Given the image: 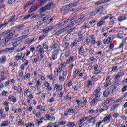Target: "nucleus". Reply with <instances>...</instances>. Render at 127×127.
Returning <instances> with one entry per match:
<instances>
[{
    "instance_id": "obj_60",
    "label": "nucleus",
    "mask_w": 127,
    "mask_h": 127,
    "mask_svg": "<svg viewBox=\"0 0 127 127\" xmlns=\"http://www.w3.org/2000/svg\"><path fill=\"white\" fill-rule=\"evenodd\" d=\"M114 44L111 43L109 46V49L111 50H112V49H114Z\"/></svg>"
},
{
    "instance_id": "obj_14",
    "label": "nucleus",
    "mask_w": 127,
    "mask_h": 127,
    "mask_svg": "<svg viewBox=\"0 0 127 127\" xmlns=\"http://www.w3.org/2000/svg\"><path fill=\"white\" fill-rule=\"evenodd\" d=\"M83 47L81 46L79 49H78V53L80 55H83L85 54V49H83Z\"/></svg>"
},
{
    "instance_id": "obj_28",
    "label": "nucleus",
    "mask_w": 127,
    "mask_h": 127,
    "mask_svg": "<svg viewBox=\"0 0 127 127\" xmlns=\"http://www.w3.org/2000/svg\"><path fill=\"white\" fill-rule=\"evenodd\" d=\"M8 125V121H3L2 124L0 125V127H6Z\"/></svg>"
},
{
    "instance_id": "obj_9",
    "label": "nucleus",
    "mask_w": 127,
    "mask_h": 127,
    "mask_svg": "<svg viewBox=\"0 0 127 127\" xmlns=\"http://www.w3.org/2000/svg\"><path fill=\"white\" fill-rule=\"evenodd\" d=\"M36 51L43 54V53H44V49L42 48V46L41 45H39L37 47Z\"/></svg>"
},
{
    "instance_id": "obj_8",
    "label": "nucleus",
    "mask_w": 127,
    "mask_h": 127,
    "mask_svg": "<svg viewBox=\"0 0 127 127\" xmlns=\"http://www.w3.org/2000/svg\"><path fill=\"white\" fill-rule=\"evenodd\" d=\"M53 29V26H50L45 28V29L43 30V32L44 34H46V33H48V32L51 31Z\"/></svg>"
},
{
    "instance_id": "obj_36",
    "label": "nucleus",
    "mask_w": 127,
    "mask_h": 127,
    "mask_svg": "<svg viewBox=\"0 0 127 127\" xmlns=\"http://www.w3.org/2000/svg\"><path fill=\"white\" fill-rule=\"evenodd\" d=\"M15 34V32L13 31V32H11V33L8 34L7 36H8L9 37H12V36H13V35H14Z\"/></svg>"
},
{
    "instance_id": "obj_49",
    "label": "nucleus",
    "mask_w": 127,
    "mask_h": 127,
    "mask_svg": "<svg viewBox=\"0 0 127 127\" xmlns=\"http://www.w3.org/2000/svg\"><path fill=\"white\" fill-rule=\"evenodd\" d=\"M127 89V86L125 85L124 87H123L121 92H122V93H124V92Z\"/></svg>"
},
{
    "instance_id": "obj_5",
    "label": "nucleus",
    "mask_w": 127,
    "mask_h": 127,
    "mask_svg": "<svg viewBox=\"0 0 127 127\" xmlns=\"http://www.w3.org/2000/svg\"><path fill=\"white\" fill-rule=\"evenodd\" d=\"M71 6L70 4L64 6L61 9V11H64V13H68L69 12V8Z\"/></svg>"
},
{
    "instance_id": "obj_32",
    "label": "nucleus",
    "mask_w": 127,
    "mask_h": 127,
    "mask_svg": "<svg viewBox=\"0 0 127 127\" xmlns=\"http://www.w3.org/2000/svg\"><path fill=\"white\" fill-rule=\"evenodd\" d=\"M39 86H41V83H40V81L36 80V87L37 88V89H38Z\"/></svg>"
},
{
    "instance_id": "obj_18",
    "label": "nucleus",
    "mask_w": 127,
    "mask_h": 127,
    "mask_svg": "<svg viewBox=\"0 0 127 127\" xmlns=\"http://www.w3.org/2000/svg\"><path fill=\"white\" fill-rule=\"evenodd\" d=\"M53 18H49V17H45V18H43V21H48V22L50 23L52 21H53Z\"/></svg>"
},
{
    "instance_id": "obj_13",
    "label": "nucleus",
    "mask_w": 127,
    "mask_h": 127,
    "mask_svg": "<svg viewBox=\"0 0 127 127\" xmlns=\"http://www.w3.org/2000/svg\"><path fill=\"white\" fill-rule=\"evenodd\" d=\"M12 50H14V47L7 48L4 50H2L3 53L4 52L5 53H8V52H9V51H12Z\"/></svg>"
},
{
    "instance_id": "obj_17",
    "label": "nucleus",
    "mask_w": 127,
    "mask_h": 127,
    "mask_svg": "<svg viewBox=\"0 0 127 127\" xmlns=\"http://www.w3.org/2000/svg\"><path fill=\"white\" fill-rule=\"evenodd\" d=\"M64 31H66V29L63 28L61 30L58 31V32H56L55 33V35L58 36L59 34H61L63 32H64Z\"/></svg>"
},
{
    "instance_id": "obj_3",
    "label": "nucleus",
    "mask_w": 127,
    "mask_h": 127,
    "mask_svg": "<svg viewBox=\"0 0 127 127\" xmlns=\"http://www.w3.org/2000/svg\"><path fill=\"white\" fill-rule=\"evenodd\" d=\"M112 14H108L106 16H104L102 18V19H101L100 21L98 22L97 23V26L98 27H100L101 25H103L104 23H105V20L106 19H108L110 16H112Z\"/></svg>"
},
{
    "instance_id": "obj_63",
    "label": "nucleus",
    "mask_w": 127,
    "mask_h": 127,
    "mask_svg": "<svg viewBox=\"0 0 127 127\" xmlns=\"http://www.w3.org/2000/svg\"><path fill=\"white\" fill-rule=\"evenodd\" d=\"M72 85H73V82L72 81H70L67 83V87H70Z\"/></svg>"
},
{
    "instance_id": "obj_1",
    "label": "nucleus",
    "mask_w": 127,
    "mask_h": 127,
    "mask_svg": "<svg viewBox=\"0 0 127 127\" xmlns=\"http://www.w3.org/2000/svg\"><path fill=\"white\" fill-rule=\"evenodd\" d=\"M113 99H111L109 100H107L105 101L103 103L100 104V107H103L101 109H97V111H98L99 113H103V112H105L107 111L109 108H110V106H109V104L112 102Z\"/></svg>"
},
{
    "instance_id": "obj_23",
    "label": "nucleus",
    "mask_w": 127,
    "mask_h": 127,
    "mask_svg": "<svg viewBox=\"0 0 127 127\" xmlns=\"http://www.w3.org/2000/svg\"><path fill=\"white\" fill-rule=\"evenodd\" d=\"M0 61L2 64H4V63H5V61H6V58H5V56L2 57L0 58Z\"/></svg>"
},
{
    "instance_id": "obj_31",
    "label": "nucleus",
    "mask_w": 127,
    "mask_h": 127,
    "mask_svg": "<svg viewBox=\"0 0 127 127\" xmlns=\"http://www.w3.org/2000/svg\"><path fill=\"white\" fill-rule=\"evenodd\" d=\"M96 14H97V11H96L95 10L92 11V12H90L89 14H88V15L89 16H94V15H96Z\"/></svg>"
},
{
    "instance_id": "obj_2",
    "label": "nucleus",
    "mask_w": 127,
    "mask_h": 127,
    "mask_svg": "<svg viewBox=\"0 0 127 127\" xmlns=\"http://www.w3.org/2000/svg\"><path fill=\"white\" fill-rule=\"evenodd\" d=\"M55 4L53 2L47 3L44 7H41L40 9V12H45L47 10H49L51 7H54Z\"/></svg>"
},
{
    "instance_id": "obj_42",
    "label": "nucleus",
    "mask_w": 127,
    "mask_h": 127,
    "mask_svg": "<svg viewBox=\"0 0 127 127\" xmlns=\"http://www.w3.org/2000/svg\"><path fill=\"white\" fill-rule=\"evenodd\" d=\"M24 56H25V54H24L23 53H21V55L19 56L20 60H22V59H23V58H24Z\"/></svg>"
},
{
    "instance_id": "obj_56",
    "label": "nucleus",
    "mask_w": 127,
    "mask_h": 127,
    "mask_svg": "<svg viewBox=\"0 0 127 127\" xmlns=\"http://www.w3.org/2000/svg\"><path fill=\"white\" fill-rule=\"evenodd\" d=\"M85 38V37L84 36H80L79 38H78V40L79 41H81V40H84V39Z\"/></svg>"
},
{
    "instance_id": "obj_11",
    "label": "nucleus",
    "mask_w": 127,
    "mask_h": 127,
    "mask_svg": "<svg viewBox=\"0 0 127 127\" xmlns=\"http://www.w3.org/2000/svg\"><path fill=\"white\" fill-rule=\"evenodd\" d=\"M118 21H120V22H122V21H124V20H126L127 19V17L126 16V15L123 14L120 16L118 18Z\"/></svg>"
},
{
    "instance_id": "obj_21",
    "label": "nucleus",
    "mask_w": 127,
    "mask_h": 127,
    "mask_svg": "<svg viewBox=\"0 0 127 127\" xmlns=\"http://www.w3.org/2000/svg\"><path fill=\"white\" fill-rule=\"evenodd\" d=\"M111 39H112V38L108 37L107 39H104L103 40V43L104 44H109L110 43V42L111 41Z\"/></svg>"
},
{
    "instance_id": "obj_12",
    "label": "nucleus",
    "mask_w": 127,
    "mask_h": 127,
    "mask_svg": "<svg viewBox=\"0 0 127 127\" xmlns=\"http://www.w3.org/2000/svg\"><path fill=\"white\" fill-rule=\"evenodd\" d=\"M8 100H9L10 101H12L13 103H16L17 102L16 98L11 95L9 96Z\"/></svg>"
},
{
    "instance_id": "obj_7",
    "label": "nucleus",
    "mask_w": 127,
    "mask_h": 127,
    "mask_svg": "<svg viewBox=\"0 0 127 127\" xmlns=\"http://www.w3.org/2000/svg\"><path fill=\"white\" fill-rule=\"evenodd\" d=\"M59 50H55L52 56V60H56V59H57V55L59 54Z\"/></svg>"
},
{
    "instance_id": "obj_33",
    "label": "nucleus",
    "mask_w": 127,
    "mask_h": 127,
    "mask_svg": "<svg viewBox=\"0 0 127 127\" xmlns=\"http://www.w3.org/2000/svg\"><path fill=\"white\" fill-rule=\"evenodd\" d=\"M67 127H75V123L72 122H69L67 124Z\"/></svg>"
},
{
    "instance_id": "obj_38",
    "label": "nucleus",
    "mask_w": 127,
    "mask_h": 127,
    "mask_svg": "<svg viewBox=\"0 0 127 127\" xmlns=\"http://www.w3.org/2000/svg\"><path fill=\"white\" fill-rule=\"evenodd\" d=\"M24 27L23 25H20L15 27L16 29H22Z\"/></svg>"
},
{
    "instance_id": "obj_24",
    "label": "nucleus",
    "mask_w": 127,
    "mask_h": 127,
    "mask_svg": "<svg viewBox=\"0 0 127 127\" xmlns=\"http://www.w3.org/2000/svg\"><path fill=\"white\" fill-rule=\"evenodd\" d=\"M73 60H74V56H71L69 57L68 59H67L66 60V64H69V63H70V62H71V61H73Z\"/></svg>"
},
{
    "instance_id": "obj_30",
    "label": "nucleus",
    "mask_w": 127,
    "mask_h": 127,
    "mask_svg": "<svg viewBox=\"0 0 127 127\" xmlns=\"http://www.w3.org/2000/svg\"><path fill=\"white\" fill-rule=\"evenodd\" d=\"M85 119H86V121L87 122H92V120H94V117H92L90 116V117H86V118L85 117Z\"/></svg>"
},
{
    "instance_id": "obj_19",
    "label": "nucleus",
    "mask_w": 127,
    "mask_h": 127,
    "mask_svg": "<svg viewBox=\"0 0 127 127\" xmlns=\"http://www.w3.org/2000/svg\"><path fill=\"white\" fill-rule=\"evenodd\" d=\"M37 7H38V5L32 6L30 8L29 12H33V11H34V10H36V9L37 8Z\"/></svg>"
},
{
    "instance_id": "obj_29",
    "label": "nucleus",
    "mask_w": 127,
    "mask_h": 127,
    "mask_svg": "<svg viewBox=\"0 0 127 127\" xmlns=\"http://www.w3.org/2000/svg\"><path fill=\"white\" fill-rule=\"evenodd\" d=\"M98 99V98H96L95 97L93 99H92L91 100V104H93V105H95V104L98 103L99 100L98 99Z\"/></svg>"
},
{
    "instance_id": "obj_40",
    "label": "nucleus",
    "mask_w": 127,
    "mask_h": 127,
    "mask_svg": "<svg viewBox=\"0 0 127 127\" xmlns=\"http://www.w3.org/2000/svg\"><path fill=\"white\" fill-rule=\"evenodd\" d=\"M67 112L71 114H75V109H68Z\"/></svg>"
},
{
    "instance_id": "obj_54",
    "label": "nucleus",
    "mask_w": 127,
    "mask_h": 127,
    "mask_svg": "<svg viewBox=\"0 0 127 127\" xmlns=\"http://www.w3.org/2000/svg\"><path fill=\"white\" fill-rule=\"evenodd\" d=\"M10 67H13L14 66H15V62H11L9 64Z\"/></svg>"
},
{
    "instance_id": "obj_37",
    "label": "nucleus",
    "mask_w": 127,
    "mask_h": 127,
    "mask_svg": "<svg viewBox=\"0 0 127 127\" xmlns=\"http://www.w3.org/2000/svg\"><path fill=\"white\" fill-rule=\"evenodd\" d=\"M14 17H15V15H12L10 18L8 20V22H12L14 20Z\"/></svg>"
},
{
    "instance_id": "obj_62",
    "label": "nucleus",
    "mask_w": 127,
    "mask_h": 127,
    "mask_svg": "<svg viewBox=\"0 0 127 127\" xmlns=\"http://www.w3.org/2000/svg\"><path fill=\"white\" fill-rule=\"evenodd\" d=\"M76 101V103L79 105H82V101L77 100Z\"/></svg>"
},
{
    "instance_id": "obj_52",
    "label": "nucleus",
    "mask_w": 127,
    "mask_h": 127,
    "mask_svg": "<svg viewBox=\"0 0 127 127\" xmlns=\"http://www.w3.org/2000/svg\"><path fill=\"white\" fill-rule=\"evenodd\" d=\"M123 37H124V35H123V34L120 33L118 35V38H120V39H122V38H123Z\"/></svg>"
},
{
    "instance_id": "obj_46",
    "label": "nucleus",
    "mask_w": 127,
    "mask_h": 127,
    "mask_svg": "<svg viewBox=\"0 0 127 127\" xmlns=\"http://www.w3.org/2000/svg\"><path fill=\"white\" fill-rule=\"evenodd\" d=\"M44 37H45V35H43L42 36H40L39 37V41H41L42 40H43V39H44Z\"/></svg>"
},
{
    "instance_id": "obj_34",
    "label": "nucleus",
    "mask_w": 127,
    "mask_h": 127,
    "mask_svg": "<svg viewBox=\"0 0 127 127\" xmlns=\"http://www.w3.org/2000/svg\"><path fill=\"white\" fill-rule=\"evenodd\" d=\"M69 55H70V51H65L64 54L65 58H68Z\"/></svg>"
},
{
    "instance_id": "obj_57",
    "label": "nucleus",
    "mask_w": 127,
    "mask_h": 127,
    "mask_svg": "<svg viewBox=\"0 0 127 127\" xmlns=\"http://www.w3.org/2000/svg\"><path fill=\"white\" fill-rule=\"evenodd\" d=\"M58 46V44L57 43H55L54 45L53 46V49H56V48Z\"/></svg>"
},
{
    "instance_id": "obj_61",
    "label": "nucleus",
    "mask_w": 127,
    "mask_h": 127,
    "mask_svg": "<svg viewBox=\"0 0 127 127\" xmlns=\"http://www.w3.org/2000/svg\"><path fill=\"white\" fill-rule=\"evenodd\" d=\"M41 25V24L40 25H37L36 26H35L33 28V29L34 30H35V29H38L39 27Z\"/></svg>"
},
{
    "instance_id": "obj_20",
    "label": "nucleus",
    "mask_w": 127,
    "mask_h": 127,
    "mask_svg": "<svg viewBox=\"0 0 127 127\" xmlns=\"http://www.w3.org/2000/svg\"><path fill=\"white\" fill-rule=\"evenodd\" d=\"M105 0H101L95 2L94 3L95 5H100V4H102V3H105Z\"/></svg>"
},
{
    "instance_id": "obj_50",
    "label": "nucleus",
    "mask_w": 127,
    "mask_h": 127,
    "mask_svg": "<svg viewBox=\"0 0 127 127\" xmlns=\"http://www.w3.org/2000/svg\"><path fill=\"white\" fill-rule=\"evenodd\" d=\"M57 26H59V27H61V26H63L64 25V24L63 22H61L57 24Z\"/></svg>"
},
{
    "instance_id": "obj_41",
    "label": "nucleus",
    "mask_w": 127,
    "mask_h": 127,
    "mask_svg": "<svg viewBox=\"0 0 127 127\" xmlns=\"http://www.w3.org/2000/svg\"><path fill=\"white\" fill-rule=\"evenodd\" d=\"M59 80L61 81V82H64L65 78H64V76L61 75L59 76Z\"/></svg>"
},
{
    "instance_id": "obj_10",
    "label": "nucleus",
    "mask_w": 127,
    "mask_h": 127,
    "mask_svg": "<svg viewBox=\"0 0 127 127\" xmlns=\"http://www.w3.org/2000/svg\"><path fill=\"white\" fill-rule=\"evenodd\" d=\"M45 117L47 119V121H50L51 122H54L55 121V117L54 116L47 114L45 116Z\"/></svg>"
},
{
    "instance_id": "obj_58",
    "label": "nucleus",
    "mask_w": 127,
    "mask_h": 127,
    "mask_svg": "<svg viewBox=\"0 0 127 127\" xmlns=\"http://www.w3.org/2000/svg\"><path fill=\"white\" fill-rule=\"evenodd\" d=\"M102 121H100L99 123H97L96 124V127H100V126H101V124H102Z\"/></svg>"
},
{
    "instance_id": "obj_39",
    "label": "nucleus",
    "mask_w": 127,
    "mask_h": 127,
    "mask_svg": "<svg viewBox=\"0 0 127 127\" xmlns=\"http://www.w3.org/2000/svg\"><path fill=\"white\" fill-rule=\"evenodd\" d=\"M16 1V0H8L7 3L8 4H12V3H14Z\"/></svg>"
},
{
    "instance_id": "obj_43",
    "label": "nucleus",
    "mask_w": 127,
    "mask_h": 127,
    "mask_svg": "<svg viewBox=\"0 0 127 127\" xmlns=\"http://www.w3.org/2000/svg\"><path fill=\"white\" fill-rule=\"evenodd\" d=\"M30 16H31V15H30V14L26 15H25V16L24 17L23 19V20H26V19H27V18H29V17H30Z\"/></svg>"
},
{
    "instance_id": "obj_44",
    "label": "nucleus",
    "mask_w": 127,
    "mask_h": 127,
    "mask_svg": "<svg viewBox=\"0 0 127 127\" xmlns=\"http://www.w3.org/2000/svg\"><path fill=\"white\" fill-rule=\"evenodd\" d=\"M76 28L74 27V28H71V29L70 30H68L67 31V34H70V33H71L72 31H74V30H75Z\"/></svg>"
},
{
    "instance_id": "obj_64",
    "label": "nucleus",
    "mask_w": 127,
    "mask_h": 127,
    "mask_svg": "<svg viewBox=\"0 0 127 127\" xmlns=\"http://www.w3.org/2000/svg\"><path fill=\"white\" fill-rule=\"evenodd\" d=\"M88 86H93V82L92 81H89L87 83Z\"/></svg>"
},
{
    "instance_id": "obj_53",
    "label": "nucleus",
    "mask_w": 127,
    "mask_h": 127,
    "mask_svg": "<svg viewBox=\"0 0 127 127\" xmlns=\"http://www.w3.org/2000/svg\"><path fill=\"white\" fill-rule=\"evenodd\" d=\"M85 121H86V117H84L83 118L79 120V123H82L83 124V123H84V122H85Z\"/></svg>"
},
{
    "instance_id": "obj_27",
    "label": "nucleus",
    "mask_w": 127,
    "mask_h": 127,
    "mask_svg": "<svg viewBox=\"0 0 127 127\" xmlns=\"http://www.w3.org/2000/svg\"><path fill=\"white\" fill-rule=\"evenodd\" d=\"M62 85H57V84H56L55 86V89H56L57 90H58L59 91H61V90H62Z\"/></svg>"
},
{
    "instance_id": "obj_26",
    "label": "nucleus",
    "mask_w": 127,
    "mask_h": 127,
    "mask_svg": "<svg viewBox=\"0 0 127 127\" xmlns=\"http://www.w3.org/2000/svg\"><path fill=\"white\" fill-rule=\"evenodd\" d=\"M125 75V73L123 72H120L118 74H116L115 76V78H120L122 77V76H124Z\"/></svg>"
},
{
    "instance_id": "obj_25",
    "label": "nucleus",
    "mask_w": 127,
    "mask_h": 127,
    "mask_svg": "<svg viewBox=\"0 0 127 127\" xmlns=\"http://www.w3.org/2000/svg\"><path fill=\"white\" fill-rule=\"evenodd\" d=\"M4 40L5 42L7 43V42H9V41H11V40H12V37H8L7 36Z\"/></svg>"
},
{
    "instance_id": "obj_22",
    "label": "nucleus",
    "mask_w": 127,
    "mask_h": 127,
    "mask_svg": "<svg viewBox=\"0 0 127 127\" xmlns=\"http://www.w3.org/2000/svg\"><path fill=\"white\" fill-rule=\"evenodd\" d=\"M109 95H110V90L109 89L105 90L103 93L104 97H107Z\"/></svg>"
},
{
    "instance_id": "obj_59",
    "label": "nucleus",
    "mask_w": 127,
    "mask_h": 127,
    "mask_svg": "<svg viewBox=\"0 0 127 127\" xmlns=\"http://www.w3.org/2000/svg\"><path fill=\"white\" fill-rule=\"evenodd\" d=\"M29 32V29L25 30L22 33V34H27Z\"/></svg>"
},
{
    "instance_id": "obj_35",
    "label": "nucleus",
    "mask_w": 127,
    "mask_h": 127,
    "mask_svg": "<svg viewBox=\"0 0 127 127\" xmlns=\"http://www.w3.org/2000/svg\"><path fill=\"white\" fill-rule=\"evenodd\" d=\"M119 106V104H114V105L112 106L111 111H115L116 110V108H117Z\"/></svg>"
},
{
    "instance_id": "obj_15",
    "label": "nucleus",
    "mask_w": 127,
    "mask_h": 127,
    "mask_svg": "<svg viewBox=\"0 0 127 127\" xmlns=\"http://www.w3.org/2000/svg\"><path fill=\"white\" fill-rule=\"evenodd\" d=\"M56 70L54 71L55 74L57 77H58L59 73H60L62 71V67H59L58 68H56Z\"/></svg>"
},
{
    "instance_id": "obj_45",
    "label": "nucleus",
    "mask_w": 127,
    "mask_h": 127,
    "mask_svg": "<svg viewBox=\"0 0 127 127\" xmlns=\"http://www.w3.org/2000/svg\"><path fill=\"white\" fill-rule=\"evenodd\" d=\"M118 86H119V83H117V82L114 83V84L111 86V88H113V87L117 88Z\"/></svg>"
},
{
    "instance_id": "obj_51",
    "label": "nucleus",
    "mask_w": 127,
    "mask_h": 127,
    "mask_svg": "<svg viewBox=\"0 0 127 127\" xmlns=\"http://www.w3.org/2000/svg\"><path fill=\"white\" fill-rule=\"evenodd\" d=\"M77 42H76V41H75L73 43H72L70 45V47H71V48H73V47H74V46H75V45H76V44H77Z\"/></svg>"
},
{
    "instance_id": "obj_48",
    "label": "nucleus",
    "mask_w": 127,
    "mask_h": 127,
    "mask_svg": "<svg viewBox=\"0 0 127 127\" xmlns=\"http://www.w3.org/2000/svg\"><path fill=\"white\" fill-rule=\"evenodd\" d=\"M111 89H112V91H111L112 94H113V93H115V92L117 91L116 87H111Z\"/></svg>"
},
{
    "instance_id": "obj_47",
    "label": "nucleus",
    "mask_w": 127,
    "mask_h": 127,
    "mask_svg": "<svg viewBox=\"0 0 127 127\" xmlns=\"http://www.w3.org/2000/svg\"><path fill=\"white\" fill-rule=\"evenodd\" d=\"M111 85V81H108L105 84V87L107 88V87H109Z\"/></svg>"
},
{
    "instance_id": "obj_16",
    "label": "nucleus",
    "mask_w": 127,
    "mask_h": 127,
    "mask_svg": "<svg viewBox=\"0 0 127 127\" xmlns=\"http://www.w3.org/2000/svg\"><path fill=\"white\" fill-rule=\"evenodd\" d=\"M33 4V1H32V0L29 1L25 5L24 7V9H26L27 7H28V6H30V5H31V4Z\"/></svg>"
},
{
    "instance_id": "obj_4",
    "label": "nucleus",
    "mask_w": 127,
    "mask_h": 127,
    "mask_svg": "<svg viewBox=\"0 0 127 127\" xmlns=\"http://www.w3.org/2000/svg\"><path fill=\"white\" fill-rule=\"evenodd\" d=\"M93 96L95 99H99L102 96V92H101V88H97L93 92Z\"/></svg>"
},
{
    "instance_id": "obj_6",
    "label": "nucleus",
    "mask_w": 127,
    "mask_h": 127,
    "mask_svg": "<svg viewBox=\"0 0 127 127\" xmlns=\"http://www.w3.org/2000/svg\"><path fill=\"white\" fill-rule=\"evenodd\" d=\"M111 116L108 115L106 116L102 121V123H105L106 124H109L111 122Z\"/></svg>"
},
{
    "instance_id": "obj_55",
    "label": "nucleus",
    "mask_w": 127,
    "mask_h": 127,
    "mask_svg": "<svg viewBox=\"0 0 127 127\" xmlns=\"http://www.w3.org/2000/svg\"><path fill=\"white\" fill-rule=\"evenodd\" d=\"M27 36V35H23L19 37V39H20V40L24 39V38H26Z\"/></svg>"
}]
</instances>
